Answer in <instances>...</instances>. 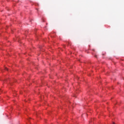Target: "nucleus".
<instances>
[{
	"label": "nucleus",
	"instance_id": "nucleus-3",
	"mask_svg": "<svg viewBox=\"0 0 124 124\" xmlns=\"http://www.w3.org/2000/svg\"><path fill=\"white\" fill-rule=\"evenodd\" d=\"M95 58H97V56L95 55Z\"/></svg>",
	"mask_w": 124,
	"mask_h": 124
},
{
	"label": "nucleus",
	"instance_id": "nucleus-4",
	"mask_svg": "<svg viewBox=\"0 0 124 124\" xmlns=\"http://www.w3.org/2000/svg\"><path fill=\"white\" fill-rule=\"evenodd\" d=\"M78 62H82V61H80V60H78Z\"/></svg>",
	"mask_w": 124,
	"mask_h": 124
},
{
	"label": "nucleus",
	"instance_id": "nucleus-1",
	"mask_svg": "<svg viewBox=\"0 0 124 124\" xmlns=\"http://www.w3.org/2000/svg\"><path fill=\"white\" fill-rule=\"evenodd\" d=\"M5 70H8V69H7V68H5Z\"/></svg>",
	"mask_w": 124,
	"mask_h": 124
},
{
	"label": "nucleus",
	"instance_id": "nucleus-2",
	"mask_svg": "<svg viewBox=\"0 0 124 124\" xmlns=\"http://www.w3.org/2000/svg\"><path fill=\"white\" fill-rule=\"evenodd\" d=\"M102 56H105V53H103Z\"/></svg>",
	"mask_w": 124,
	"mask_h": 124
}]
</instances>
